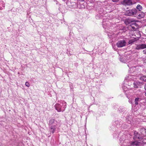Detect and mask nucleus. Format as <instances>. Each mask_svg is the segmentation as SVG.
Here are the masks:
<instances>
[{"label": "nucleus", "mask_w": 146, "mask_h": 146, "mask_svg": "<svg viewBox=\"0 0 146 146\" xmlns=\"http://www.w3.org/2000/svg\"><path fill=\"white\" fill-rule=\"evenodd\" d=\"M119 135L120 136L119 141L121 146H126L131 138V135L129 134H123L122 132L120 133Z\"/></svg>", "instance_id": "obj_1"}, {"label": "nucleus", "mask_w": 146, "mask_h": 146, "mask_svg": "<svg viewBox=\"0 0 146 146\" xmlns=\"http://www.w3.org/2000/svg\"><path fill=\"white\" fill-rule=\"evenodd\" d=\"M58 103L56 104L54 106L56 110L58 112L64 111L66 108V102L62 100L58 101Z\"/></svg>", "instance_id": "obj_2"}, {"label": "nucleus", "mask_w": 146, "mask_h": 146, "mask_svg": "<svg viewBox=\"0 0 146 146\" xmlns=\"http://www.w3.org/2000/svg\"><path fill=\"white\" fill-rule=\"evenodd\" d=\"M135 76L132 75H129L128 76H127L125 78L124 82H126L127 81L126 84L128 85V86L132 87L133 86V83L134 82V80L135 79L134 78Z\"/></svg>", "instance_id": "obj_3"}, {"label": "nucleus", "mask_w": 146, "mask_h": 146, "mask_svg": "<svg viewBox=\"0 0 146 146\" xmlns=\"http://www.w3.org/2000/svg\"><path fill=\"white\" fill-rule=\"evenodd\" d=\"M135 49L137 50L146 48V44H136ZM143 53L146 54V49L143 51Z\"/></svg>", "instance_id": "obj_4"}, {"label": "nucleus", "mask_w": 146, "mask_h": 146, "mask_svg": "<svg viewBox=\"0 0 146 146\" xmlns=\"http://www.w3.org/2000/svg\"><path fill=\"white\" fill-rule=\"evenodd\" d=\"M137 13V10L135 9H133L126 11L125 15L127 16H131L136 15Z\"/></svg>", "instance_id": "obj_5"}, {"label": "nucleus", "mask_w": 146, "mask_h": 146, "mask_svg": "<svg viewBox=\"0 0 146 146\" xmlns=\"http://www.w3.org/2000/svg\"><path fill=\"white\" fill-rule=\"evenodd\" d=\"M142 135H141L139 133L136 131H135L134 132V135L133 139L134 140L137 141L143 139Z\"/></svg>", "instance_id": "obj_6"}, {"label": "nucleus", "mask_w": 146, "mask_h": 146, "mask_svg": "<svg viewBox=\"0 0 146 146\" xmlns=\"http://www.w3.org/2000/svg\"><path fill=\"white\" fill-rule=\"evenodd\" d=\"M66 4L68 7L70 8H77L78 7V5L76 2H71L70 1H68L66 3Z\"/></svg>", "instance_id": "obj_7"}, {"label": "nucleus", "mask_w": 146, "mask_h": 146, "mask_svg": "<svg viewBox=\"0 0 146 146\" xmlns=\"http://www.w3.org/2000/svg\"><path fill=\"white\" fill-rule=\"evenodd\" d=\"M143 84V83L142 82H141L138 81H134L133 83V87L136 88H141L142 87Z\"/></svg>", "instance_id": "obj_8"}, {"label": "nucleus", "mask_w": 146, "mask_h": 146, "mask_svg": "<svg viewBox=\"0 0 146 146\" xmlns=\"http://www.w3.org/2000/svg\"><path fill=\"white\" fill-rule=\"evenodd\" d=\"M132 61H131L128 64L127 66L130 69V70L131 71L130 72V73L135 72H135H136L137 69L136 68L135 66H134L133 65H132ZM136 67L137 66H136Z\"/></svg>", "instance_id": "obj_9"}, {"label": "nucleus", "mask_w": 146, "mask_h": 146, "mask_svg": "<svg viewBox=\"0 0 146 146\" xmlns=\"http://www.w3.org/2000/svg\"><path fill=\"white\" fill-rule=\"evenodd\" d=\"M140 144V143L137 140L133 141H129L126 146H139Z\"/></svg>", "instance_id": "obj_10"}, {"label": "nucleus", "mask_w": 146, "mask_h": 146, "mask_svg": "<svg viewBox=\"0 0 146 146\" xmlns=\"http://www.w3.org/2000/svg\"><path fill=\"white\" fill-rule=\"evenodd\" d=\"M126 42L125 40H120L118 42L116 45L118 47H122L126 45Z\"/></svg>", "instance_id": "obj_11"}, {"label": "nucleus", "mask_w": 146, "mask_h": 146, "mask_svg": "<svg viewBox=\"0 0 146 146\" xmlns=\"http://www.w3.org/2000/svg\"><path fill=\"white\" fill-rule=\"evenodd\" d=\"M48 125L49 126H54L58 125V123L57 121L54 119L52 118L49 121Z\"/></svg>", "instance_id": "obj_12"}, {"label": "nucleus", "mask_w": 146, "mask_h": 146, "mask_svg": "<svg viewBox=\"0 0 146 146\" xmlns=\"http://www.w3.org/2000/svg\"><path fill=\"white\" fill-rule=\"evenodd\" d=\"M122 3L123 5L125 6H130L133 4V2L131 0H124Z\"/></svg>", "instance_id": "obj_13"}, {"label": "nucleus", "mask_w": 146, "mask_h": 146, "mask_svg": "<svg viewBox=\"0 0 146 146\" xmlns=\"http://www.w3.org/2000/svg\"><path fill=\"white\" fill-rule=\"evenodd\" d=\"M139 132L140 133L143 137L146 136V129L144 127H142L139 128Z\"/></svg>", "instance_id": "obj_14"}, {"label": "nucleus", "mask_w": 146, "mask_h": 146, "mask_svg": "<svg viewBox=\"0 0 146 146\" xmlns=\"http://www.w3.org/2000/svg\"><path fill=\"white\" fill-rule=\"evenodd\" d=\"M58 125L49 126V131L52 133H54L56 131V129L58 128Z\"/></svg>", "instance_id": "obj_15"}, {"label": "nucleus", "mask_w": 146, "mask_h": 146, "mask_svg": "<svg viewBox=\"0 0 146 146\" xmlns=\"http://www.w3.org/2000/svg\"><path fill=\"white\" fill-rule=\"evenodd\" d=\"M129 59L128 57L124 56L122 57H121L119 59V60L122 62L125 63L128 62Z\"/></svg>", "instance_id": "obj_16"}, {"label": "nucleus", "mask_w": 146, "mask_h": 146, "mask_svg": "<svg viewBox=\"0 0 146 146\" xmlns=\"http://www.w3.org/2000/svg\"><path fill=\"white\" fill-rule=\"evenodd\" d=\"M122 124V122L120 120L115 121V122L114 125H115L117 127H120L121 126Z\"/></svg>", "instance_id": "obj_17"}, {"label": "nucleus", "mask_w": 146, "mask_h": 146, "mask_svg": "<svg viewBox=\"0 0 146 146\" xmlns=\"http://www.w3.org/2000/svg\"><path fill=\"white\" fill-rule=\"evenodd\" d=\"M142 100V99L141 98H136L135 100V104L136 105H137L139 104H140L141 102V101Z\"/></svg>", "instance_id": "obj_18"}, {"label": "nucleus", "mask_w": 146, "mask_h": 146, "mask_svg": "<svg viewBox=\"0 0 146 146\" xmlns=\"http://www.w3.org/2000/svg\"><path fill=\"white\" fill-rule=\"evenodd\" d=\"M85 3H84L82 4H81L79 3H78V7H77V8L79 9H84L85 8Z\"/></svg>", "instance_id": "obj_19"}, {"label": "nucleus", "mask_w": 146, "mask_h": 146, "mask_svg": "<svg viewBox=\"0 0 146 146\" xmlns=\"http://www.w3.org/2000/svg\"><path fill=\"white\" fill-rule=\"evenodd\" d=\"M5 3L3 1H0V10H2L5 6Z\"/></svg>", "instance_id": "obj_20"}, {"label": "nucleus", "mask_w": 146, "mask_h": 146, "mask_svg": "<svg viewBox=\"0 0 146 146\" xmlns=\"http://www.w3.org/2000/svg\"><path fill=\"white\" fill-rule=\"evenodd\" d=\"M137 40L135 38H134L132 39H131L129 40L128 42L129 44H132L135 42Z\"/></svg>", "instance_id": "obj_21"}, {"label": "nucleus", "mask_w": 146, "mask_h": 146, "mask_svg": "<svg viewBox=\"0 0 146 146\" xmlns=\"http://www.w3.org/2000/svg\"><path fill=\"white\" fill-rule=\"evenodd\" d=\"M131 116H128V117H126V121L127 122V123H128L129 124H131Z\"/></svg>", "instance_id": "obj_22"}, {"label": "nucleus", "mask_w": 146, "mask_h": 146, "mask_svg": "<svg viewBox=\"0 0 146 146\" xmlns=\"http://www.w3.org/2000/svg\"><path fill=\"white\" fill-rule=\"evenodd\" d=\"M139 79L141 81L146 82V76H145L142 75L139 78Z\"/></svg>", "instance_id": "obj_23"}, {"label": "nucleus", "mask_w": 146, "mask_h": 146, "mask_svg": "<svg viewBox=\"0 0 146 146\" xmlns=\"http://www.w3.org/2000/svg\"><path fill=\"white\" fill-rule=\"evenodd\" d=\"M103 18L102 14L100 13L98 14L96 16V18L97 19H100Z\"/></svg>", "instance_id": "obj_24"}, {"label": "nucleus", "mask_w": 146, "mask_h": 146, "mask_svg": "<svg viewBox=\"0 0 146 146\" xmlns=\"http://www.w3.org/2000/svg\"><path fill=\"white\" fill-rule=\"evenodd\" d=\"M125 110V109L122 107H120L118 109V111L119 113H121Z\"/></svg>", "instance_id": "obj_25"}, {"label": "nucleus", "mask_w": 146, "mask_h": 146, "mask_svg": "<svg viewBox=\"0 0 146 146\" xmlns=\"http://www.w3.org/2000/svg\"><path fill=\"white\" fill-rule=\"evenodd\" d=\"M136 8L137 9L139 10V11H141L143 9L142 7L140 5H138L136 7Z\"/></svg>", "instance_id": "obj_26"}, {"label": "nucleus", "mask_w": 146, "mask_h": 146, "mask_svg": "<svg viewBox=\"0 0 146 146\" xmlns=\"http://www.w3.org/2000/svg\"><path fill=\"white\" fill-rule=\"evenodd\" d=\"M127 21L128 22V23L129 24L130 23L135 22V21L134 19H130L127 20Z\"/></svg>", "instance_id": "obj_27"}, {"label": "nucleus", "mask_w": 146, "mask_h": 146, "mask_svg": "<svg viewBox=\"0 0 146 146\" xmlns=\"http://www.w3.org/2000/svg\"><path fill=\"white\" fill-rule=\"evenodd\" d=\"M113 136L114 138H117L119 137V136L120 137V136L119 135V134H118V133H114L113 135Z\"/></svg>", "instance_id": "obj_28"}, {"label": "nucleus", "mask_w": 146, "mask_h": 146, "mask_svg": "<svg viewBox=\"0 0 146 146\" xmlns=\"http://www.w3.org/2000/svg\"><path fill=\"white\" fill-rule=\"evenodd\" d=\"M106 24H107V23L106 22H103L102 25L103 26V28H104V29H106L107 28V25H106Z\"/></svg>", "instance_id": "obj_29"}, {"label": "nucleus", "mask_w": 146, "mask_h": 146, "mask_svg": "<svg viewBox=\"0 0 146 146\" xmlns=\"http://www.w3.org/2000/svg\"><path fill=\"white\" fill-rule=\"evenodd\" d=\"M145 14L144 13H142L141 14H139L138 16L139 18H143L144 17Z\"/></svg>", "instance_id": "obj_30"}, {"label": "nucleus", "mask_w": 146, "mask_h": 146, "mask_svg": "<svg viewBox=\"0 0 146 146\" xmlns=\"http://www.w3.org/2000/svg\"><path fill=\"white\" fill-rule=\"evenodd\" d=\"M25 85L27 87H29L30 86L29 83L28 82H25Z\"/></svg>", "instance_id": "obj_31"}, {"label": "nucleus", "mask_w": 146, "mask_h": 146, "mask_svg": "<svg viewBox=\"0 0 146 146\" xmlns=\"http://www.w3.org/2000/svg\"><path fill=\"white\" fill-rule=\"evenodd\" d=\"M64 2H66V3L68 2V1H69V0H62Z\"/></svg>", "instance_id": "obj_32"}, {"label": "nucleus", "mask_w": 146, "mask_h": 146, "mask_svg": "<svg viewBox=\"0 0 146 146\" xmlns=\"http://www.w3.org/2000/svg\"><path fill=\"white\" fill-rule=\"evenodd\" d=\"M78 1H79L80 2H84V1L85 0H78Z\"/></svg>", "instance_id": "obj_33"}, {"label": "nucleus", "mask_w": 146, "mask_h": 146, "mask_svg": "<svg viewBox=\"0 0 146 146\" xmlns=\"http://www.w3.org/2000/svg\"><path fill=\"white\" fill-rule=\"evenodd\" d=\"M131 28L133 30H134L135 28V27H131Z\"/></svg>", "instance_id": "obj_34"}, {"label": "nucleus", "mask_w": 146, "mask_h": 146, "mask_svg": "<svg viewBox=\"0 0 146 146\" xmlns=\"http://www.w3.org/2000/svg\"><path fill=\"white\" fill-rule=\"evenodd\" d=\"M112 1L113 2H116V1L115 0H112Z\"/></svg>", "instance_id": "obj_35"}, {"label": "nucleus", "mask_w": 146, "mask_h": 146, "mask_svg": "<svg viewBox=\"0 0 146 146\" xmlns=\"http://www.w3.org/2000/svg\"><path fill=\"white\" fill-rule=\"evenodd\" d=\"M123 89H125V86H124V87L123 86Z\"/></svg>", "instance_id": "obj_36"}, {"label": "nucleus", "mask_w": 146, "mask_h": 146, "mask_svg": "<svg viewBox=\"0 0 146 146\" xmlns=\"http://www.w3.org/2000/svg\"><path fill=\"white\" fill-rule=\"evenodd\" d=\"M145 90H146V85H145Z\"/></svg>", "instance_id": "obj_37"}, {"label": "nucleus", "mask_w": 146, "mask_h": 146, "mask_svg": "<svg viewBox=\"0 0 146 146\" xmlns=\"http://www.w3.org/2000/svg\"><path fill=\"white\" fill-rule=\"evenodd\" d=\"M132 24L133 25H137V24L136 23H133Z\"/></svg>", "instance_id": "obj_38"}, {"label": "nucleus", "mask_w": 146, "mask_h": 146, "mask_svg": "<svg viewBox=\"0 0 146 146\" xmlns=\"http://www.w3.org/2000/svg\"><path fill=\"white\" fill-rule=\"evenodd\" d=\"M129 102L130 103H131V101H130V100H129Z\"/></svg>", "instance_id": "obj_39"}, {"label": "nucleus", "mask_w": 146, "mask_h": 146, "mask_svg": "<svg viewBox=\"0 0 146 146\" xmlns=\"http://www.w3.org/2000/svg\"><path fill=\"white\" fill-rule=\"evenodd\" d=\"M145 95L146 96V92H145Z\"/></svg>", "instance_id": "obj_40"}, {"label": "nucleus", "mask_w": 146, "mask_h": 146, "mask_svg": "<svg viewBox=\"0 0 146 146\" xmlns=\"http://www.w3.org/2000/svg\"><path fill=\"white\" fill-rule=\"evenodd\" d=\"M124 90L126 91H127V90Z\"/></svg>", "instance_id": "obj_41"}]
</instances>
